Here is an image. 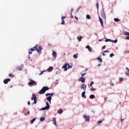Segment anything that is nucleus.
Segmentation results:
<instances>
[{
    "mask_svg": "<svg viewBox=\"0 0 129 129\" xmlns=\"http://www.w3.org/2000/svg\"><path fill=\"white\" fill-rule=\"evenodd\" d=\"M42 50H43V48H42V46H38V45L36 44L34 47H32L29 50L28 53L29 54H32L33 51L36 50L38 52V53H39V54H41V53H42L41 52Z\"/></svg>",
    "mask_w": 129,
    "mask_h": 129,
    "instance_id": "nucleus-1",
    "label": "nucleus"
},
{
    "mask_svg": "<svg viewBox=\"0 0 129 129\" xmlns=\"http://www.w3.org/2000/svg\"><path fill=\"white\" fill-rule=\"evenodd\" d=\"M62 68L64 69L63 71H67L70 68H72V64L70 65L69 63H66L62 67Z\"/></svg>",
    "mask_w": 129,
    "mask_h": 129,
    "instance_id": "nucleus-2",
    "label": "nucleus"
},
{
    "mask_svg": "<svg viewBox=\"0 0 129 129\" xmlns=\"http://www.w3.org/2000/svg\"><path fill=\"white\" fill-rule=\"evenodd\" d=\"M47 90H49V87L46 86L43 87L42 89L39 91V94H44Z\"/></svg>",
    "mask_w": 129,
    "mask_h": 129,
    "instance_id": "nucleus-3",
    "label": "nucleus"
},
{
    "mask_svg": "<svg viewBox=\"0 0 129 129\" xmlns=\"http://www.w3.org/2000/svg\"><path fill=\"white\" fill-rule=\"evenodd\" d=\"M31 100H34L33 104H36L37 103V96L35 94H32V97H31Z\"/></svg>",
    "mask_w": 129,
    "mask_h": 129,
    "instance_id": "nucleus-4",
    "label": "nucleus"
},
{
    "mask_svg": "<svg viewBox=\"0 0 129 129\" xmlns=\"http://www.w3.org/2000/svg\"><path fill=\"white\" fill-rule=\"evenodd\" d=\"M29 81L30 82L28 83V85L29 86H33V85L34 84V85H36V82H35L34 80H32L31 79H29Z\"/></svg>",
    "mask_w": 129,
    "mask_h": 129,
    "instance_id": "nucleus-5",
    "label": "nucleus"
},
{
    "mask_svg": "<svg viewBox=\"0 0 129 129\" xmlns=\"http://www.w3.org/2000/svg\"><path fill=\"white\" fill-rule=\"evenodd\" d=\"M46 106L44 108H41V110H46L47 109H50V105H49V103H48V102H47L46 103Z\"/></svg>",
    "mask_w": 129,
    "mask_h": 129,
    "instance_id": "nucleus-6",
    "label": "nucleus"
},
{
    "mask_svg": "<svg viewBox=\"0 0 129 129\" xmlns=\"http://www.w3.org/2000/svg\"><path fill=\"white\" fill-rule=\"evenodd\" d=\"M83 117L84 118H85L86 121H89V120H90V117H89V116L84 115Z\"/></svg>",
    "mask_w": 129,
    "mask_h": 129,
    "instance_id": "nucleus-7",
    "label": "nucleus"
},
{
    "mask_svg": "<svg viewBox=\"0 0 129 129\" xmlns=\"http://www.w3.org/2000/svg\"><path fill=\"white\" fill-rule=\"evenodd\" d=\"M99 17H105V14H104V11H101L99 14H98Z\"/></svg>",
    "mask_w": 129,
    "mask_h": 129,
    "instance_id": "nucleus-8",
    "label": "nucleus"
},
{
    "mask_svg": "<svg viewBox=\"0 0 129 129\" xmlns=\"http://www.w3.org/2000/svg\"><path fill=\"white\" fill-rule=\"evenodd\" d=\"M10 81H11V79L10 78L6 79L4 80V84H8V83H9Z\"/></svg>",
    "mask_w": 129,
    "mask_h": 129,
    "instance_id": "nucleus-9",
    "label": "nucleus"
},
{
    "mask_svg": "<svg viewBox=\"0 0 129 129\" xmlns=\"http://www.w3.org/2000/svg\"><path fill=\"white\" fill-rule=\"evenodd\" d=\"M79 81L82 82V83H84L85 82V78L83 77H82L79 78Z\"/></svg>",
    "mask_w": 129,
    "mask_h": 129,
    "instance_id": "nucleus-10",
    "label": "nucleus"
},
{
    "mask_svg": "<svg viewBox=\"0 0 129 129\" xmlns=\"http://www.w3.org/2000/svg\"><path fill=\"white\" fill-rule=\"evenodd\" d=\"M87 86L85 84H82V86H81V89H83V90H86Z\"/></svg>",
    "mask_w": 129,
    "mask_h": 129,
    "instance_id": "nucleus-11",
    "label": "nucleus"
},
{
    "mask_svg": "<svg viewBox=\"0 0 129 129\" xmlns=\"http://www.w3.org/2000/svg\"><path fill=\"white\" fill-rule=\"evenodd\" d=\"M124 35H125V36H128L126 37V39L127 40H129V32H127V31H125L124 33Z\"/></svg>",
    "mask_w": 129,
    "mask_h": 129,
    "instance_id": "nucleus-12",
    "label": "nucleus"
},
{
    "mask_svg": "<svg viewBox=\"0 0 129 129\" xmlns=\"http://www.w3.org/2000/svg\"><path fill=\"white\" fill-rule=\"evenodd\" d=\"M99 20L101 26L103 27V20H102V19L100 17H99Z\"/></svg>",
    "mask_w": 129,
    "mask_h": 129,
    "instance_id": "nucleus-13",
    "label": "nucleus"
},
{
    "mask_svg": "<svg viewBox=\"0 0 129 129\" xmlns=\"http://www.w3.org/2000/svg\"><path fill=\"white\" fill-rule=\"evenodd\" d=\"M65 18H66V17H61V25H64L65 24V21L64 20V19H65Z\"/></svg>",
    "mask_w": 129,
    "mask_h": 129,
    "instance_id": "nucleus-14",
    "label": "nucleus"
},
{
    "mask_svg": "<svg viewBox=\"0 0 129 129\" xmlns=\"http://www.w3.org/2000/svg\"><path fill=\"white\" fill-rule=\"evenodd\" d=\"M86 49H88L89 52H91L92 51V48L90 47L89 45H87Z\"/></svg>",
    "mask_w": 129,
    "mask_h": 129,
    "instance_id": "nucleus-15",
    "label": "nucleus"
},
{
    "mask_svg": "<svg viewBox=\"0 0 129 129\" xmlns=\"http://www.w3.org/2000/svg\"><path fill=\"white\" fill-rule=\"evenodd\" d=\"M52 121L53 124H54L55 125H56V126H57L56 119H55V118H52Z\"/></svg>",
    "mask_w": 129,
    "mask_h": 129,
    "instance_id": "nucleus-16",
    "label": "nucleus"
},
{
    "mask_svg": "<svg viewBox=\"0 0 129 129\" xmlns=\"http://www.w3.org/2000/svg\"><path fill=\"white\" fill-rule=\"evenodd\" d=\"M52 56L55 58H57V52H55V51H53V52H52Z\"/></svg>",
    "mask_w": 129,
    "mask_h": 129,
    "instance_id": "nucleus-17",
    "label": "nucleus"
},
{
    "mask_svg": "<svg viewBox=\"0 0 129 129\" xmlns=\"http://www.w3.org/2000/svg\"><path fill=\"white\" fill-rule=\"evenodd\" d=\"M47 100L51 103V100H52V97L51 96H48L46 98Z\"/></svg>",
    "mask_w": 129,
    "mask_h": 129,
    "instance_id": "nucleus-18",
    "label": "nucleus"
},
{
    "mask_svg": "<svg viewBox=\"0 0 129 129\" xmlns=\"http://www.w3.org/2000/svg\"><path fill=\"white\" fill-rule=\"evenodd\" d=\"M82 97H83V98H86V96L85 95V91L82 93Z\"/></svg>",
    "mask_w": 129,
    "mask_h": 129,
    "instance_id": "nucleus-19",
    "label": "nucleus"
},
{
    "mask_svg": "<svg viewBox=\"0 0 129 129\" xmlns=\"http://www.w3.org/2000/svg\"><path fill=\"white\" fill-rule=\"evenodd\" d=\"M77 39H78L79 42H81V40H82V36H79L77 37Z\"/></svg>",
    "mask_w": 129,
    "mask_h": 129,
    "instance_id": "nucleus-20",
    "label": "nucleus"
},
{
    "mask_svg": "<svg viewBox=\"0 0 129 129\" xmlns=\"http://www.w3.org/2000/svg\"><path fill=\"white\" fill-rule=\"evenodd\" d=\"M23 68H24V65L22 64L21 66H20L19 68V69L17 70H19V71H22L23 70Z\"/></svg>",
    "mask_w": 129,
    "mask_h": 129,
    "instance_id": "nucleus-21",
    "label": "nucleus"
},
{
    "mask_svg": "<svg viewBox=\"0 0 129 129\" xmlns=\"http://www.w3.org/2000/svg\"><path fill=\"white\" fill-rule=\"evenodd\" d=\"M52 70H53V67H50L48 69L47 71H48V72H51V71H52Z\"/></svg>",
    "mask_w": 129,
    "mask_h": 129,
    "instance_id": "nucleus-22",
    "label": "nucleus"
},
{
    "mask_svg": "<svg viewBox=\"0 0 129 129\" xmlns=\"http://www.w3.org/2000/svg\"><path fill=\"white\" fill-rule=\"evenodd\" d=\"M46 96H49V95H51V96H53L54 95V93H47L46 94Z\"/></svg>",
    "mask_w": 129,
    "mask_h": 129,
    "instance_id": "nucleus-23",
    "label": "nucleus"
},
{
    "mask_svg": "<svg viewBox=\"0 0 129 129\" xmlns=\"http://www.w3.org/2000/svg\"><path fill=\"white\" fill-rule=\"evenodd\" d=\"M97 60L99 61V63H102V59L100 57H98Z\"/></svg>",
    "mask_w": 129,
    "mask_h": 129,
    "instance_id": "nucleus-24",
    "label": "nucleus"
},
{
    "mask_svg": "<svg viewBox=\"0 0 129 129\" xmlns=\"http://www.w3.org/2000/svg\"><path fill=\"white\" fill-rule=\"evenodd\" d=\"M104 53H109V51H108V50L104 51L102 53L103 56H105V54H104Z\"/></svg>",
    "mask_w": 129,
    "mask_h": 129,
    "instance_id": "nucleus-25",
    "label": "nucleus"
},
{
    "mask_svg": "<svg viewBox=\"0 0 129 129\" xmlns=\"http://www.w3.org/2000/svg\"><path fill=\"white\" fill-rule=\"evenodd\" d=\"M95 98V96H94V95H91L90 96V98L91 99H93V98Z\"/></svg>",
    "mask_w": 129,
    "mask_h": 129,
    "instance_id": "nucleus-26",
    "label": "nucleus"
},
{
    "mask_svg": "<svg viewBox=\"0 0 129 129\" xmlns=\"http://www.w3.org/2000/svg\"><path fill=\"white\" fill-rule=\"evenodd\" d=\"M58 113H59V114L62 113L63 112V109H60L59 110H58Z\"/></svg>",
    "mask_w": 129,
    "mask_h": 129,
    "instance_id": "nucleus-27",
    "label": "nucleus"
},
{
    "mask_svg": "<svg viewBox=\"0 0 129 129\" xmlns=\"http://www.w3.org/2000/svg\"><path fill=\"white\" fill-rule=\"evenodd\" d=\"M40 121H44L45 120V117H41L40 119Z\"/></svg>",
    "mask_w": 129,
    "mask_h": 129,
    "instance_id": "nucleus-28",
    "label": "nucleus"
},
{
    "mask_svg": "<svg viewBox=\"0 0 129 129\" xmlns=\"http://www.w3.org/2000/svg\"><path fill=\"white\" fill-rule=\"evenodd\" d=\"M77 57H78V54H76L73 55V57L74 58V59H76Z\"/></svg>",
    "mask_w": 129,
    "mask_h": 129,
    "instance_id": "nucleus-29",
    "label": "nucleus"
},
{
    "mask_svg": "<svg viewBox=\"0 0 129 129\" xmlns=\"http://www.w3.org/2000/svg\"><path fill=\"white\" fill-rule=\"evenodd\" d=\"M126 69L128 71V72H126L125 74L127 75V76H129V69L127 68H126Z\"/></svg>",
    "mask_w": 129,
    "mask_h": 129,
    "instance_id": "nucleus-30",
    "label": "nucleus"
},
{
    "mask_svg": "<svg viewBox=\"0 0 129 129\" xmlns=\"http://www.w3.org/2000/svg\"><path fill=\"white\" fill-rule=\"evenodd\" d=\"M96 7L97 10H98L99 8V4L98 3V2L97 3Z\"/></svg>",
    "mask_w": 129,
    "mask_h": 129,
    "instance_id": "nucleus-31",
    "label": "nucleus"
},
{
    "mask_svg": "<svg viewBox=\"0 0 129 129\" xmlns=\"http://www.w3.org/2000/svg\"><path fill=\"white\" fill-rule=\"evenodd\" d=\"M114 21H115V22H119L120 20L118 18H115Z\"/></svg>",
    "mask_w": 129,
    "mask_h": 129,
    "instance_id": "nucleus-32",
    "label": "nucleus"
},
{
    "mask_svg": "<svg viewBox=\"0 0 129 129\" xmlns=\"http://www.w3.org/2000/svg\"><path fill=\"white\" fill-rule=\"evenodd\" d=\"M35 120H36V118H33V119L31 120V123H34V122Z\"/></svg>",
    "mask_w": 129,
    "mask_h": 129,
    "instance_id": "nucleus-33",
    "label": "nucleus"
},
{
    "mask_svg": "<svg viewBox=\"0 0 129 129\" xmlns=\"http://www.w3.org/2000/svg\"><path fill=\"white\" fill-rule=\"evenodd\" d=\"M9 77H15V75L12 74H9Z\"/></svg>",
    "mask_w": 129,
    "mask_h": 129,
    "instance_id": "nucleus-34",
    "label": "nucleus"
},
{
    "mask_svg": "<svg viewBox=\"0 0 129 129\" xmlns=\"http://www.w3.org/2000/svg\"><path fill=\"white\" fill-rule=\"evenodd\" d=\"M74 9L73 8L71 9V17H73V16H72V12H73Z\"/></svg>",
    "mask_w": 129,
    "mask_h": 129,
    "instance_id": "nucleus-35",
    "label": "nucleus"
},
{
    "mask_svg": "<svg viewBox=\"0 0 129 129\" xmlns=\"http://www.w3.org/2000/svg\"><path fill=\"white\" fill-rule=\"evenodd\" d=\"M105 42H111V39H106L105 40Z\"/></svg>",
    "mask_w": 129,
    "mask_h": 129,
    "instance_id": "nucleus-36",
    "label": "nucleus"
},
{
    "mask_svg": "<svg viewBox=\"0 0 129 129\" xmlns=\"http://www.w3.org/2000/svg\"><path fill=\"white\" fill-rule=\"evenodd\" d=\"M94 84V82H91V83H90L91 87H93L92 85H93Z\"/></svg>",
    "mask_w": 129,
    "mask_h": 129,
    "instance_id": "nucleus-37",
    "label": "nucleus"
},
{
    "mask_svg": "<svg viewBox=\"0 0 129 129\" xmlns=\"http://www.w3.org/2000/svg\"><path fill=\"white\" fill-rule=\"evenodd\" d=\"M113 56H114V54L113 53H111L110 54V57L111 58L112 57H113Z\"/></svg>",
    "mask_w": 129,
    "mask_h": 129,
    "instance_id": "nucleus-38",
    "label": "nucleus"
},
{
    "mask_svg": "<svg viewBox=\"0 0 129 129\" xmlns=\"http://www.w3.org/2000/svg\"><path fill=\"white\" fill-rule=\"evenodd\" d=\"M90 90H92V91H94V90H96L95 89L93 88V87L90 89Z\"/></svg>",
    "mask_w": 129,
    "mask_h": 129,
    "instance_id": "nucleus-39",
    "label": "nucleus"
},
{
    "mask_svg": "<svg viewBox=\"0 0 129 129\" xmlns=\"http://www.w3.org/2000/svg\"><path fill=\"white\" fill-rule=\"evenodd\" d=\"M102 120H99L98 121V124H100V123H101V122H102Z\"/></svg>",
    "mask_w": 129,
    "mask_h": 129,
    "instance_id": "nucleus-40",
    "label": "nucleus"
},
{
    "mask_svg": "<svg viewBox=\"0 0 129 129\" xmlns=\"http://www.w3.org/2000/svg\"><path fill=\"white\" fill-rule=\"evenodd\" d=\"M81 76L83 77V76H84V75H85V74H86V73H84V74H82V73H81Z\"/></svg>",
    "mask_w": 129,
    "mask_h": 129,
    "instance_id": "nucleus-41",
    "label": "nucleus"
},
{
    "mask_svg": "<svg viewBox=\"0 0 129 129\" xmlns=\"http://www.w3.org/2000/svg\"><path fill=\"white\" fill-rule=\"evenodd\" d=\"M123 78H119V81H123Z\"/></svg>",
    "mask_w": 129,
    "mask_h": 129,
    "instance_id": "nucleus-42",
    "label": "nucleus"
},
{
    "mask_svg": "<svg viewBox=\"0 0 129 129\" xmlns=\"http://www.w3.org/2000/svg\"><path fill=\"white\" fill-rule=\"evenodd\" d=\"M80 9H81V6H80L78 9H77V12H79V10H80Z\"/></svg>",
    "mask_w": 129,
    "mask_h": 129,
    "instance_id": "nucleus-43",
    "label": "nucleus"
},
{
    "mask_svg": "<svg viewBox=\"0 0 129 129\" xmlns=\"http://www.w3.org/2000/svg\"><path fill=\"white\" fill-rule=\"evenodd\" d=\"M44 73V71L41 72V73L39 74V75H42Z\"/></svg>",
    "mask_w": 129,
    "mask_h": 129,
    "instance_id": "nucleus-44",
    "label": "nucleus"
},
{
    "mask_svg": "<svg viewBox=\"0 0 129 129\" xmlns=\"http://www.w3.org/2000/svg\"><path fill=\"white\" fill-rule=\"evenodd\" d=\"M110 84L111 86H113V85H114L113 83L111 82L110 83Z\"/></svg>",
    "mask_w": 129,
    "mask_h": 129,
    "instance_id": "nucleus-45",
    "label": "nucleus"
},
{
    "mask_svg": "<svg viewBox=\"0 0 129 129\" xmlns=\"http://www.w3.org/2000/svg\"><path fill=\"white\" fill-rule=\"evenodd\" d=\"M87 19H88V20H90L91 17H87Z\"/></svg>",
    "mask_w": 129,
    "mask_h": 129,
    "instance_id": "nucleus-46",
    "label": "nucleus"
},
{
    "mask_svg": "<svg viewBox=\"0 0 129 129\" xmlns=\"http://www.w3.org/2000/svg\"><path fill=\"white\" fill-rule=\"evenodd\" d=\"M114 43H117V40H114Z\"/></svg>",
    "mask_w": 129,
    "mask_h": 129,
    "instance_id": "nucleus-47",
    "label": "nucleus"
},
{
    "mask_svg": "<svg viewBox=\"0 0 129 129\" xmlns=\"http://www.w3.org/2000/svg\"><path fill=\"white\" fill-rule=\"evenodd\" d=\"M27 103H28V105H30V104H31V103L30 102V101H28V102H27Z\"/></svg>",
    "mask_w": 129,
    "mask_h": 129,
    "instance_id": "nucleus-48",
    "label": "nucleus"
},
{
    "mask_svg": "<svg viewBox=\"0 0 129 129\" xmlns=\"http://www.w3.org/2000/svg\"><path fill=\"white\" fill-rule=\"evenodd\" d=\"M105 48H106L105 45H104V46H103L102 47V49H105Z\"/></svg>",
    "mask_w": 129,
    "mask_h": 129,
    "instance_id": "nucleus-49",
    "label": "nucleus"
},
{
    "mask_svg": "<svg viewBox=\"0 0 129 129\" xmlns=\"http://www.w3.org/2000/svg\"><path fill=\"white\" fill-rule=\"evenodd\" d=\"M75 18L76 19L77 21H78V18L77 17H75Z\"/></svg>",
    "mask_w": 129,
    "mask_h": 129,
    "instance_id": "nucleus-50",
    "label": "nucleus"
},
{
    "mask_svg": "<svg viewBox=\"0 0 129 129\" xmlns=\"http://www.w3.org/2000/svg\"><path fill=\"white\" fill-rule=\"evenodd\" d=\"M100 66H101V64L100 63V64H98V67H100Z\"/></svg>",
    "mask_w": 129,
    "mask_h": 129,
    "instance_id": "nucleus-51",
    "label": "nucleus"
},
{
    "mask_svg": "<svg viewBox=\"0 0 129 129\" xmlns=\"http://www.w3.org/2000/svg\"><path fill=\"white\" fill-rule=\"evenodd\" d=\"M122 120H124V119L121 118V122H122Z\"/></svg>",
    "mask_w": 129,
    "mask_h": 129,
    "instance_id": "nucleus-52",
    "label": "nucleus"
},
{
    "mask_svg": "<svg viewBox=\"0 0 129 129\" xmlns=\"http://www.w3.org/2000/svg\"><path fill=\"white\" fill-rule=\"evenodd\" d=\"M104 100H106L107 99V97H105V98H104Z\"/></svg>",
    "mask_w": 129,
    "mask_h": 129,
    "instance_id": "nucleus-53",
    "label": "nucleus"
},
{
    "mask_svg": "<svg viewBox=\"0 0 129 129\" xmlns=\"http://www.w3.org/2000/svg\"><path fill=\"white\" fill-rule=\"evenodd\" d=\"M86 17H90V16L89 15H87Z\"/></svg>",
    "mask_w": 129,
    "mask_h": 129,
    "instance_id": "nucleus-54",
    "label": "nucleus"
},
{
    "mask_svg": "<svg viewBox=\"0 0 129 129\" xmlns=\"http://www.w3.org/2000/svg\"><path fill=\"white\" fill-rule=\"evenodd\" d=\"M27 114H30V112H28Z\"/></svg>",
    "mask_w": 129,
    "mask_h": 129,
    "instance_id": "nucleus-55",
    "label": "nucleus"
},
{
    "mask_svg": "<svg viewBox=\"0 0 129 129\" xmlns=\"http://www.w3.org/2000/svg\"><path fill=\"white\" fill-rule=\"evenodd\" d=\"M99 41L100 42V41H102V40L99 39Z\"/></svg>",
    "mask_w": 129,
    "mask_h": 129,
    "instance_id": "nucleus-56",
    "label": "nucleus"
},
{
    "mask_svg": "<svg viewBox=\"0 0 129 129\" xmlns=\"http://www.w3.org/2000/svg\"><path fill=\"white\" fill-rule=\"evenodd\" d=\"M85 71H87V69H86Z\"/></svg>",
    "mask_w": 129,
    "mask_h": 129,
    "instance_id": "nucleus-57",
    "label": "nucleus"
},
{
    "mask_svg": "<svg viewBox=\"0 0 129 129\" xmlns=\"http://www.w3.org/2000/svg\"><path fill=\"white\" fill-rule=\"evenodd\" d=\"M119 104H121V102H119Z\"/></svg>",
    "mask_w": 129,
    "mask_h": 129,
    "instance_id": "nucleus-58",
    "label": "nucleus"
},
{
    "mask_svg": "<svg viewBox=\"0 0 129 129\" xmlns=\"http://www.w3.org/2000/svg\"><path fill=\"white\" fill-rule=\"evenodd\" d=\"M29 59H30V58H31V57H30V56H29Z\"/></svg>",
    "mask_w": 129,
    "mask_h": 129,
    "instance_id": "nucleus-59",
    "label": "nucleus"
},
{
    "mask_svg": "<svg viewBox=\"0 0 129 129\" xmlns=\"http://www.w3.org/2000/svg\"><path fill=\"white\" fill-rule=\"evenodd\" d=\"M71 18H73V17H72Z\"/></svg>",
    "mask_w": 129,
    "mask_h": 129,
    "instance_id": "nucleus-60",
    "label": "nucleus"
},
{
    "mask_svg": "<svg viewBox=\"0 0 129 129\" xmlns=\"http://www.w3.org/2000/svg\"><path fill=\"white\" fill-rule=\"evenodd\" d=\"M63 55H65V53Z\"/></svg>",
    "mask_w": 129,
    "mask_h": 129,
    "instance_id": "nucleus-61",
    "label": "nucleus"
}]
</instances>
